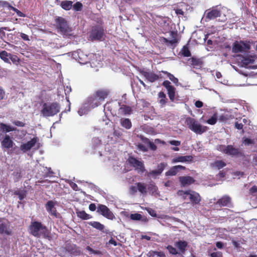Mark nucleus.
<instances>
[{"instance_id":"nucleus-1","label":"nucleus","mask_w":257,"mask_h":257,"mask_svg":"<svg viewBox=\"0 0 257 257\" xmlns=\"http://www.w3.org/2000/svg\"><path fill=\"white\" fill-rule=\"evenodd\" d=\"M28 231L30 234L37 238L43 236L49 240L51 238L47 227L39 221H32L29 226Z\"/></svg>"},{"instance_id":"nucleus-2","label":"nucleus","mask_w":257,"mask_h":257,"mask_svg":"<svg viewBox=\"0 0 257 257\" xmlns=\"http://www.w3.org/2000/svg\"><path fill=\"white\" fill-rule=\"evenodd\" d=\"M110 93V90L107 88H101L97 90L93 94V97H89L88 102L92 107H95L100 104V102L104 100Z\"/></svg>"},{"instance_id":"nucleus-3","label":"nucleus","mask_w":257,"mask_h":257,"mask_svg":"<svg viewBox=\"0 0 257 257\" xmlns=\"http://www.w3.org/2000/svg\"><path fill=\"white\" fill-rule=\"evenodd\" d=\"M60 110V105L57 102H45L42 105L41 113L43 117L53 116Z\"/></svg>"},{"instance_id":"nucleus-4","label":"nucleus","mask_w":257,"mask_h":257,"mask_svg":"<svg viewBox=\"0 0 257 257\" xmlns=\"http://www.w3.org/2000/svg\"><path fill=\"white\" fill-rule=\"evenodd\" d=\"M186 123L188 128L196 134L201 135L208 130L207 126L202 125L196 119L190 117L186 118Z\"/></svg>"},{"instance_id":"nucleus-5","label":"nucleus","mask_w":257,"mask_h":257,"mask_svg":"<svg viewBox=\"0 0 257 257\" xmlns=\"http://www.w3.org/2000/svg\"><path fill=\"white\" fill-rule=\"evenodd\" d=\"M56 24V28L58 32H60L63 35L70 36L71 32L72 31V28L70 27L67 21L63 17H58L55 20Z\"/></svg>"},{"instance_id":"nucleus-6","label":"nucleus","mask_w":257,"mask_h":257,"mask_svg":"<svg viewBox=\"0 0 257 257\" xmlns=\"http://www.w3.org/2000/svg\"><path fill=\"white\" fill-rule=\"evenodd\" d=\"M105 33L103 27L96 25L92 27L89 34V38L91 41H101L104 39Z\"/></svg>"},{"instance_id":"nucleus-7","label":"nucleus","mask_w":257,"mask_h":257,"mask_svg":"<svg viewBox=\"0 0 257 257\" xmlns=\"http://www.w3.org/2000/svg\"><path fill=\"white\" fill-rule=\"evenodd\" d=\"M250 49L249 41H235L232 45V51L234 53L246 52Z\"/></svg>"},{"instance_id":"nucleus-8","label":"nucleus","mask_w":257,"mask_h":257,"mask_svg":"<svg viewBox=\"0 0 257 257\" xmlns=\"http://www.w3.org/2000/svg\"><path fill=\"white\" fill-rule=\"evenodd\" d=\"M178 194L180 196H183L184 198H186V196H184L185 195H188L191 203L193 205L199 204L201 201V198L199 194L190 190L186 191L179 190L178 192Z\"/></svg>"},{"instance_id":"nucleus-9","label":"nucleus","mask_w":257,"mask_h":257,"mask_svg":"<svg viewBox=\"0 0 257 257\" xmlns=\"http://www.w3.org/2000/svg\"><path fill=\"white\" fill-rule=\"evenodd\" d=\"M218 150L223 153L231 157H237L241 155V153L238 148H234L232 145H219Z\"/></svg>"},{"instance_id":"nucleus-10","label":"nucleus","mask_w":257,"mask_h":257,"mask_svg":"<svg viewBox=\"0 0 257 257\" xmlns=\"http://www.w3.org/2000/svg\"><path fill=\"white\" fill-rule=\"evenodd\" d=\"M0 234L7 236H11L13 234L11 223L5 218H0Z\"/></svg>"},{"instance_id":"nucleus-11","label":"nucleus","mask_w":257,"mask_h":257,"mask_svg":"<svg viewBox=\"0 0 257 257\" xmlns=\"http://www.w3.org/2000/svg\"><path fill=\"white\" fill-rule=\"evenodd\" d=\"M128 164L132 167L135 168L139 172H144L146 170L144 166V162L139 161L136 158L130 156L127 159Z\"/></svg>"},{"instance_id":"nucleus-12","label":"nucleus","mask_w":257,"mask_h":257,"mask_svg":"<svg viewBox=\"0 0 257 257\" xmlns=\"http://www.w3.org/2000/svg\"><path fill=\"white\" fill-rule=\"evenodd\" d=\"M214 205L216 209L222 207H231L232 206L231 199L228 195H224L215 202Z\"/></svg>"},{"instance_id":"nucleus-13","label":"nucleus","mask_w":257,"mask_h":257,"mask_svg":"<svg viewBox=\"0 0 257 257\" xmlns=\"http://www.w3.org/2000/svg\"><path fill=\"white\" fill-rule=\"evenodd\" d=\"M221 12L218 9L212 8L207 10L204 13V17L205 21L208 22L211 20L215 19L220 17Z\"/></svg>"},{"instance_id":"nucleus-14","label":"nucleus","mask_w":257,"mask_h":257,"mask_svg":"<svg viewBox=\"0 0 257 257\" xmlns=\"http://www.w3.org/2000/svg\"><path fill=\"white\" fill-rule=\"evenodd\" d=\"M97 212L108 219H113L114 216L109 209L105 205L100 204L97 210Z\"/></svg>"},{"instance_id":"nucleus-15","label":"nucleus","mask_w":257,"mask_h":257,"mask_svg":"<svg viewBox=\"0 0 257 257\" xmlns=\"http://www.w3.org/2000/svg\"><path fill=\"white\" fill-rule=\"evenodd\" d=\"M187 64L191 68L200 69L202 67L203 61L201 58L193 56L187 60Z\"/></svg>"},{"instance_id":"nucleus-16","label":"nucleus","mask_w":257,"mask_h":257,"mask_svg":"<svg viewBox=\"0 0 257 257\" xmlns=\"http://www.w3.org/2000/svg\"><path fill=\"white\" fill-rule=\"evenodd\" d=\"M140 73L143 75L149 82H154L161 78V75L154 73L153 72H148L144 70H140Z\"/></svg>"},{"instance_id":"nucleus-17","label":"nucleus","mask_w":257,"mask_h":257,"mask_svg":"<svg viewBox=\"0 0 257 257\" xmlns=\"http://www.w3.org/2000/svg\"><path fill=\"white\" fill-rule=\"evenodd\" d=\"M162 85L167 89L170 99L173 101L175 97V88L171 85V82L169 80H165Z\"/></svg>"},{"instance_id":"nucleus-18","label":"nucleus","mask_w":257,"mask_h":257,"mask_svg":"<svg viewBox=\"0 0 257 257\" xmlns=\"http://www.w3.org/2000/svg\"><path fill=\"white\" fill-rule=\"evenodd\" d=\"M167 166V164L166 163H161L158 165L157 169L149 172L148 174V176L155 177L160 175Z\"/></svg>"},{"instance_id":"nucleus-19","label":"nucleus","mask_w":257,"mask_h":257,"mask_svg":"<svg viewBox=\"0 0 257 257\" xmlns=\"http://www.w3.org/2000/svg\"><path fill=\"white\" fill-rule=\"evenodd\" d=\"M170 35L172 38V40H169L166 38L163 37V41L167 45H170L171 46L177 44L178 43V40L177 39V32L171 31L170 32Z\"/></svg>"},{"instance_id":"nucleus-20","label":"nucleus","mask_w":257,"mask_h":257,"mask_svg":"<svg viewBox=\"0 0 257 257\" xmlns=\"http://www.w3.org/2000/svg\"><path fill=\"white\" fill-rule=\"evenodd\" d=\"M38 141L37 138H34L27 143L22 145L20 149L24 152H26L31 149L36 144Z\"/></svg>"},{"instance_id":"nucleus-21","label":"nucleus","mask_w":257,"mask_h":257,"mask_svg":"<svg viewBox=\"0 0 257 257\" xmlns=\"http://www.w3.org/2000/svg\"><path fill=\"white\" fill-rule=\"evenodd\" d=\"M179 180L182 187H185L194 183L195 179L191 176H181Z\"/></svg>"},{"instance_id":"nucleus-22","label":"nucleus","mask_w":257,"mask_h":257,"mask_svg":"<svg viewBox=\"0 0 257 257\" xmlns=\"http://www.w3.org/2000/svg\"><path fill=\"white\" fill-rule=\"evenodd\" d=\"M185 169L186 167L182 165L174 166L165 173V175L166 176H175L179 170H184Z\"/></svg>"},{"instance_id":"nucleus-23","label":"nucleus","mask_w":257,"mask_h":257,"mask_svg":"<svg viewBox=\"0 0 257 257\" xmlns=\"http://www.w3.org/2000/svg\"><path fill=\"white\" fill-rule=\"evenodd\" d=\"M193 157L191 155L188 156H179L174 158L172 160V163L178 162H191L193 161Z\"/></svg>"},{"instance_id":"nucleus-24","label":"nucleus","mask_w":257,"mask_h":257,"mask_svg":"<svg viewBox=\"0 0 257 257\" xmlns=\"http://www.w3.org/2000/svg\"><path fill=\"white\" fill-rule=\"evenodd\" d=\"M65 249L67 251L69 252L71 254L78 255L80 253V251L79 250L77 246L75 244H71L68 243L66 245Z\"/></svg>"},{"instance_id":"nucleus-25","label":"nucleus","mask_w":257,"mask_h":257,"mask_svg":"<svg viewBox=\"0 0 257 257\" xmlns=\"http://www.w3.org/2000/svg\"><path fill=\"white\" fill-rule=\"evenodd\" d=\"M3 148L9 149L13 146L14 143L8 135H6L3 140L1 142Z\"/></svg>"},{"instance_id":"nucleus-26","label":"nucleus","mask_w":257,"mask_h":257,"mask_svg":"<svg viewBox=\"0 0 257 257\" xmlns=\"http://www.w3.org/2000/svg\"><path fill=\"white\" fill-rule=\"evenodd\" d=\"M57 2H60V1L57 0ZM73 2L71 1H63L61 2L60 6L61 8L66 10L69 11L70 10L73 6Z\"/></svg>"},{"instance_id":"nucleus-27","label":"nucleus","mask_w":257,"mask_h":257,"mask_svg":"<svg viewBox=\"0 0 257 257\" xmlns=\"http://www.w3.org/2000/svg\"><path fill=\"white\" fill-rule=\"evenodd\" d=\"M135 185L137 186L138 190L143 195H146L147 193V185L142 182H137L135 183Z\"/></svg>"},{"instance_id":"nucleus-28","label":"nucleus","mask_w":257,"mask_h":257,"mask_svg":"<svg viewBox=\"0 0 257 257\" xmlns=\"http://www.w3.org/2000/svg\"><path fill=\"white\" fill-rule=\"evenodd\" d=\"M121 125L125 128L130 129L132 126V122L129 118H122L120 120Z\"/></svg>"},{"instance_id":"nucleus-29","label":"nucleus","mask_w":257,"mask_h":257,"mask_svg":"<svg viewBox=\"0 0 257 257\" xmlns=\"http://www.w3.org/2000/svg\"><path fill=\"white\" fill-rule=\"evenodd\" d=\"M188 245V243L186 241L179 240L176 243V246L180 249V250L184 253L186 250V248Z\"/></svg>"},{"instance_id":"nucleus-30","label":"nucleus","mask_w":257,"mask_h":257,"mask_svg":"<svg viewBox=\"0 0 257 257\" xmlns=\"http://www.w3.org/2000/svg\"><path fill=\"white\" fill-rule=\"evenodd\" d=\"M158 96L160 99L159 103L162 106H164L167 102V98L166 94L163 91H160L158 94Z\"/></svg>"},{"instance_id":"nucleus-31","label":"nucleus","mask_w":257,"mask_h":257,"mask_svg":"<svg viewBox=\"0 0 257 257\" xmlns=\"http://www.w3.org/2000/svg\"><path fill=\"white\" fill-rule=\"evenodd\" d=\"M119 110L125 115L131 114L133 111L131 107L126 105H122L119 108Z\"/></svg>"},{"instance_id":"nucleus-32","label":"nucleus","mask_w":257,"mask_h":257,"mask_svg":"<svg viewBox=\"0 0 257 257\" xmlns=\"http://www.w3.org/2000/svg\"><path fill=\"white\" fill-rule=\"evenodd\" d=\"M91 226H92L93 227L100 230V231H103V229L104 228V226L101 224L100 222L97 221H92L88 223Z\"/></svg>"},{"instance_id":"nucleus-33","label":"nucleus","mask_w":257,"mask_h":257,"mask_svg":"<svg viewBox=\"0 0 257 257\" xmlns=\"http://www.w3.org/2000/svg\"><path fill=\"white\" fill-rule=\"evenodd\" d=\"M0 126L3 131L6 133H8L16 130V128L13 127L10 125L4 123H1Z\"/></svg>"},{"instance_id":"nucleus-34","label":"nucleus","mask_w":257,"mask_h":257,"mask_svg":"<svg viewBox=\"0 0 257 257\" xmlns=\"http://www.w3.org/2000/svg\"><path fill=\"white\" fill-rule=\"evenodd\" d=\"M77 215L78 217L83 219L87 220L91 218V216L85 212V211H80L77 212Z\"/></svg>"},{"instance_id":"nucleus-35","label":"nucleus","mask_w":257,"mask_h":257,"mask_svg":"<svg viewBox=\"0 0 257 257\" xmlns=\"http://www.w3.org/2000/svg\"><path fill=\"white\" fill-rule=\"evenodd\" d=\"M213 168L220 169L226 166V163L222 160L216 161L212 164Z\"/></svg>"},{"instance_id":"nucleus-36","label":"nucleus","mask_w":257,"mask_h":257,"mask_svg":"<svg viewBox=\"0 0 257 257\" xmlns=\"http://www.w3.org/2000/svg\"><path fill=\"white\" fill-rule=\"evenodd\" d=\"M147 190L151 193L154 194L158 190V187L153 181L151 182L147 187Z\"/></svg>"},{"instance_id":"nucleus-37","label":"nucleus","mask_w":257,"mask_h":257,"mask_svg":"<svg viewBox=\"0 0 257 257\" xmlns=\"http://www.w3.org/2000/svg\"><path fill=\"white\" fill-rule=\"evenodd\" d=\"M181 53L184 57H190L191 55L190 51L187 45H185L181 50Z\"/></svg>"},{"instance_id":"nucleus-38","label":"nucleus","mask_w":257,"mask_h":257,"mask_svg":"<svg viewBox=\"0 0 257 257\" xmlns=\"http://www.w3.org/2000/svg\"><path fill=\"white\" fill-rule=\"evenodd\" d=\"M161 72L165 74H166L169 79L174 83L177 84L178 83V79L176 78L173 74L166 71H161Z\"/></svg>"},{"instance_id":"nucleus-39","label":"nucleus","mask_w":257,"mask_h":257,"mask_svg":"<svg viewBox=\"0 0 257 257\" xmlns=\"http://www.w3.org/2000/svg\"><path fill=\"white\" fill-rule=\"evenodd\" d=\"M241 62L243 65L246 66L249 64L253 63L254 60L251 57H243Z\"/></svg>"},{"instance_id":"nucleus-40","label":"nucleus","mask_w":257,"mask_h":257,"mask_svg":"<svg viewBox=\"0 0 257 257\" xmlns=\"http://www.w3.org/2000/svg\"><path fill=\"white\" fill-rule=\"evenodd\" d=\"M217 120V114L215 113L209 119H208L206 122L211 125L215 124Z\"/></svg>"},{"instance_id":"nucleus-41","label":"nucleus","mask_w":257,"mask_h":257,"mask_svg":"<svg viewBox=\"0 0 257 257\" xmlns=\"http://www.w3.org/2000/svg\"><path fill=\"white\" fill-rule=\"evenodd\" d=\"M14 194L18 196V197L20 200H23L26 197V193L25 191H21L19 190H16L14 192Z\"/></svg>"},{"instance_id":"nucleus-42","label":"nucleus","mask_w":257,"mask_h":257,"mask_svg":"<svg viewBox=\"0 0 257 257\" xmlns=\"http://www.w3.org/2000/svg\"><path fill=\"white\" fill-rule=\"evenodd\" d=\"M9 55V54L5 50L0 52V58L6 63L9 62V59L8 58Z\"/></svg>"},{"instance_id":"nucleus-43","label":"nucleus","mask_w":257,"mask_h":257,"mask_svg":"<svg viewBox=\"0 0 257 257\" xmlns=\"http://www.w3.org/2000/svg\"><path fill=\"white\" fill-rule=\"evenodd\" d=\"M9 56H10V59L14 64L18 65L20 63V60L17 55H12L11 54H9Z\"/></svg>"},{"instance_id":"nucleus-44","label":"nucleus","mask_w":257,"mask_h":257,"mask_svg":"<svg viewBox=\"0 0 257 257\" xmlns=\"http://www.w3.org/2000/svg\"><path fill=\"white\" fill-rule=\"evenodd\" d=\"M72 7L75 11H81L82 9L83 5L81 3L78 2L74 4Z\"/></svg>"},{"instance_id":"nucleus-45","label":"nucleus","mask_w":257,"mask_h":257,"mask_svg":"<svg viewBox=\"0 0 257 257\" xmlns=\"http://www.w3.org/2000/svg\"><path fill=\"white\" fill-rule=\"evenodd\" d=\"M55 204L53 201H48L46 204V208L47 211L48 212L49 210H51L54 208Z\"/></svg>"},{"instance_id":"nucleus-46","label":"nucleus","mask_w":257,"mask_h":257,"mask_svg":"<svg viewBox=\"0 0 257 257\" xmlns=\"http://www.w3.org/2000/svg\"><path fill=\"white\" fill-rule=\"evenodd\" d=\"M142 218V215L139 213L131 214L130 218L133 220H140Z\"/></svg>"},{"instance_id":"nucleus-47","label":"nucleus","mask_w":257,"mask_h":257,"mask_svg":"<svg viewBox=\"0 0 257 257\" xmlns=\"http://www.w3.org/2000/svg\"><path fill=\"white\" fill-rule=\"evenodd\" d=\"M230 118V116L227 114H222L219 117V120L222 122H225Z\"/></svg>"},{"instance_id":"nucleus-48","label":"nucleus","mask_w":257,"mask_h":257,"mask_svg":"<svg viewBox=\"0 0 257 257\" xmlns=\"http://www.w3.org/2000/svg\"><path fill=\"white\" fill-rule=\"evenodd\" d=\"M167 248L168 250L170 253H171L172 254H174V255H176V254H178V252H177L176 249L175 247H174L173 246H172V245H168L167 247Z\"/></svg>"},{"instance_id":"nucleus-49","label":"nucleus","mask_w":257,"mask_h":257,"mask_svg":"<svg viewBox=\"0 0 257 257\" xmlns=\"http://www.w3.org/2000/svg\"><path fill=\"white\" fill-rule=\"evenodd\" d=\"M137 149L143 152H146L148 151L147 147L142 144H139L138 145H137Z\"/></svg>"},{"instance_id":"nucleus-50","label":"nucleus","mask_w":257,"mask_h":257,"mask_svg":"<svg viewBox=\"0 0 257 257\" xmlns=\"http://www.w3.org/2000/svg\"><path fill=\"white\" fill-rule=\"evenodd\" d=\"M146 210L148 213L152 217H156L157 213L156 211L151 208H146Z\"/></svg>"},{"instance_id":"nucleus-51","label":"nucleus","mask_w":257,"mask_h":257,"mask_svg":"<svg viewBox=\"0 0 257 257\" xmlns=\"http://www.w3.org/2000/svg\"><path fill=\"white\" fill-rule=\"evenodd\" d=\"M243 143L245 145H249L254 144V141L251 139L245 138L243 140Z\"/></svg>"},{"instance_id":"nucleus-52","label":"nucleus","mask_w":257,"mask_h":257,"mask_svg":"<svg viewBox=\"0 0 257 257\" xmlns=\"http://www.w3.org/2000/svg\"><path fill=\"white\" fill-rule=\"evenodd\" d=\"M51 214L56 217H58L59 214L57 212L56 208H53L51 210L48 211Z\"/></svg>"},{"instance_id":"nucleus-53","label":"nucleus","mask_w":257,"mask_h":257,"mask_svg":"<svg viewBox=\"0 0 257 257\" xmlns=\"http://www.w3.org/2000/svg\"><path fill=\"white\" fill-rule=\"evenodd\" d=\"M211 257H222V253L220 251L213 252L210 254Z\"/></svg>"},{"instance_id":"nucleus-54","label":"nucleus","mask_w":257,"mask_h":257,"mask_svg":"<svg viewBox=\"0 0 257 257\" xmlns=\"http://www.w3.org/2000/svg\"><path fill=\"white\" fill-rule=\"evenodd\" d=\"M169 143L173 146H179L181 145V142L176 140H171L169 142Z\"/></svg>"},{"instance_id":"nucleus-55","label":"nucleus","mask_w":257,"mask_h":257,"mask_svg":"<svg viewBox=\"0 0 257 257\" xmlns=\"http://www.w3.org/2000/svg\"><path fill=\"white\" fill-rule=\"evenodd\" d=\"M249 192L251 194H253L254 193H255L257 192V186L254 185L252 187H251L249 190Z\"/></svg>"},{"instance_id":"nucleus-56","label":"nucleus","mask_w":257,"mask_h":257,"mask_svg":"<svg viewBox=\"0 0 257 257\" xmlns=\"http://www.w3.org/2000/svg\"><path fill=\"white\" fill-rule=\"evenodd\" d=\"M234 126L237 130H242L243 125L241 123H239L238 121H236L235 122Z\"/></svg>"},{"instance_id":"nucleus-57","label":"nucleus","mask_w":257,"mask_h":257,"mask_svg":"<svg viewBox=\"0 0 257 257\" xmlns=\"http://www.w3.org/2000/svg\"><path fill=\"white\" fill-rule=\"evenodd\" d=\"M13 123L18 126L24 127L25 125L24 122L19 120L15 121Z\"/></svg>"},{"instance_id":"nucleus-58","label":"nucleus","mask_w":257,"mask_h":257,"mask_svg":"<svg viewBox=\"0 0 257 257\" xmlns=\"http://www.w3.org/2000/svg\"><path fill=\"white\" fill-rule=\"evenodd\" d=\"M137 186L136 185L135 186H132L131 187H130V190L131 191V193L132 194H134L136 193L137 192V191H138V189H137Z\"/></svg>"},{"instance_id":"nucleus-59","label":"nucleus","mask_w":257,"mask_h":257,"mask_svg":"<svg viewBox=\"0 0 257 257\" xmlns=\"http://www.w3.org/2000/svg\"><path fill=\"white\" fill-rule=\"evenodd\" d=\"M20 37L25 41L30 40L29 36L24 33H21L20 34Z\"/></svg>"},{"instance_id":"nucleus-60","label":"nucleus","mask_w":257,"mask_h":257,"mask_svg":"<svg viewBox=\"0 0 257 257\" xmlns=\"http://www.w3.org/2000/svg\"><path fill=\"white\" fill-rule=\"evenodd\" d=\"M149 146L151 150L155 151L157 149V146L153 142H151L149 144Z\"/></svg>"},{"instance_id":"nucleus-61","label":"nucleus","mask_w":257,"mask_h":257,"mask_svg":"<svg viewBox=\"0 0 257 257\" xmlns=\"http://www.w3.org/2000/svg\"><path fill=\"white\" fill-rule=\"evenodd\" d=\"M175 13L177 15L184 16V12L182 9H177L175 10Z\"/></svg>"},{"instance_id":"nucleus-62","label":"nucleus","mask_w":257,"mask_h":257,"mask_svg":"<svg viewBox=\"0 0 257 257\" xmlns=\"http://www.w3.org/2000/svg\"><path fill=\"white\" fill-rule=\"evenodd\" d=\"M195 106L197 108H201L203 106V103L200 100H197L195 103Z\"/></svg>"},{"instance_id":"nucleus-63","label":"nucleus","mask_w":257,"mask_h":257,"mask_svg":"<svg viewBox=\"0 0 257 257\" xmlns=\"http://www.w3.org/2000/svg\"><path fill=\"white\" fill-rule=\"evenodd\" d=\"M159 251H151L149 252V256L155 257V256H158V253Z\"/></svg>"},{"instance_id":"nucleus-64","label":"nucleus","mask_w":257,"mask_h":257,"mask_svg":"<svg viewBox=\"0 0 257 257\" xmlns=\"http://www.w3.org/2000/svg\"><path fill=\"white\" fill-rule=\"evenodd\" d=\"M141 140L146 144L149 145V144H150V143L151 142L150 141V140L147 138H145L144 137H141Z\"/></svg>"}]
</instances>
